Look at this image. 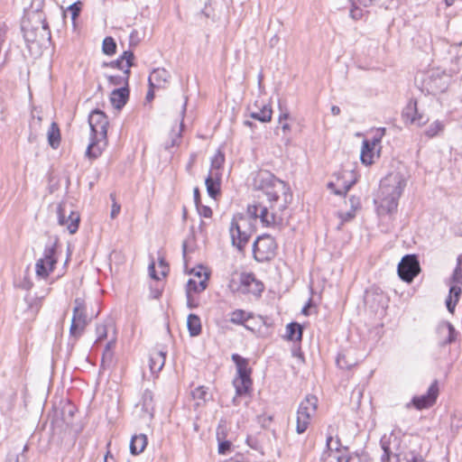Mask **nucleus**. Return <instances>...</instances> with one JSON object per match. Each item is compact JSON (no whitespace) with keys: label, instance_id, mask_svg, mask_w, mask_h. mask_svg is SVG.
<instances>
[{"label":"nucleus","instance_id":"nucleus-20","mask_svg":"<svg viewBox=\"0 0 462 462\" xmlns=\"http://www.w3.org/2000/svg\"><path fill=\"white\" fill-rule=\"evenodd\" d=\"M25 301L27 303L25 310V314L27 315L26 319H33L42 308V299L38 297H26Z\"/></svg>","mask_w":462,"mask_h":462},{"label":"nucleus","instance_id":"nucleus-10","mask_svg":"<svg viewBox=\"0 0 462 462\" xmlns=\"http://www.w3.org/2000/svg\"><path fill=\"white\" fill-rule=\"evenodd\" d=\"M88 124L91 130V135L98 136L101 141L107 139V116L101 110L92 111L88 117Z\"/></svg>","mask_w":462,"mask_h":462},{"label":"nucleus","instance_id":"nucleus-63","mask_svg":"<svg viewBox=\"0 0 462 462\" xmlns=\"http://www.w3.org/2000/svg\"><path fill=\"white\" fill-rule=\"evenodd\" d=\"M282 131H283L284 133H286V132H288V131H290V130H291V126H290V125H289V124L284 123V124H282Z\"/></svg>","mask_w":462,"mask_h":462},{"label":"nucleus","instance_id":"nucleus-6","mask_svg":"<svg viewBox=\"0 0 462 462\" xmlns=\"http://www.w3.org/2000/svg\"><path fill=\"white\" fill-rule=\"evenodd\" d=\"M57 240L47 245L43 252V257L37 260L35 263L36 275L40 278L46 279L54 270L57 263L55 257Z\"/></svg>","mask_w":462,"mask_h":462},{"label":"nucleus","instance_id":"nucleus-47","mask_svg":"<svg viewBox=\"0 0 462 462\" xmlns=\"http://www.w3.org/2000/svg\"><path fill=\"white\" fill-rule=\"evenodd\" d=\"M192 396L195 400L205 402L208 397V389L204 386H199L192 391Z\"/></svg>","mask_w":462,"mask_h":462},{"label":"nucleus","instance_id":"nucleus-27","mask_svg":"<svg viewBox=\"0 0 462 462\" xmlns=\"http://www.w3.org/2000/svg\"><path fill=\"white\" fill-rule=\"evenodd\" d=\"M109 330L116 332L114 321L107 319L102 324H98L96 328L97 340L96 343L102 341L108 337Z\"/></svg>","mask_w":462,"mask_h":462},{"label":"nucleus","instance_id":"nucleus-44","mask_svg":"<svg viewBox=\"0 0 462 462\" xmlns=\"http://www.w3.org/2000/svg\"><path fill=\"white\" fill-rule=\"evenodd\" d=\"M462 428V414L453 413L450 420V430L452 433L457 434Z\"/></svg>","mask_w":462,"mask_h":462},{"label":"nucleus","instance_id":"nucleus-24","mask_svg":"<svg viewBox=\"0 0 462 462\" xmlns=\"http://www.w3.org/2000/svg\"><path fill=\"white\" fill-rule=\"evenodd\" d=\"M273 110L270 106L263 105L262 107H257L256 110L250 109L249 116L251 118L258 120L262 123L270 122L272 119Z\"/></svg>","mask_w":462,"mask_h":462},{"label":"nucleus","instance_id":"nucleus-17","mask_svg":"<svg viewBox=\"0 0 462 462\" xmlns=\"http://www.w3.org/2000/svg\"><path fill=\"white\" fill-rule=\"evenodd\" d=\"M129 96L127 88H120L112 91L110 101L116 109H121L126 103Z\"/></svg>","mask_w":462,"mask_h":462},{"label":"nucleus","instance_id":"nucleus-54","mask_svg":"<svg viewBox=\"0 0 462 462\" xmlns=\"http://www.w3.org/2000/svg\"><path fill=\"white\" fill-rule=\"evenodd\" d=\"M381 139H382L381 136H378L377 134H375L374 136V138L371 141H369V144L371 145L370 148L374 150L375 146L380 144Z\"/></svg>","mask_w":462,"mask_h":462},{"label":"nucleus","instance_id":"nucleus-14","mask_svg":"<svg viewBox=\"0 0 462 462\" xmlns=\"http://www.w3.org/2000/svg\"><path fill=\"white\" fill-rule=\"evenodd\" d=\"M240 283L238 290L243 293L251 292L256 294L263 291V284L256 281L253 274H242Z\"/></svg>","mask_w":462,"mask_h":462},{"label":"nucleus","instance_id":"nucleus-34","mask_svg":"<svg viewBox=\"0 0 462 462\" xmlns=\"http://www.w3.org/2000/svg\"><path fill=\"white\" fill-rule=\"evenodd\" d=\"M370 146L371 145L369 144V140H365L363 142L360 159L365 165H370L373 163L374 149L370 148Z\"/></svg>","mask_w":462,"mask_h":462},{"label":"nucleus","instance_id":"nucleus-40","mask_svg":"<svg viewBox=\"0 0 462 462\" xmlns=\"http://www.w3.org/2000/svg\"><path fill=\"white\" fill-rule=\"evenodd\" d=\"M444 128V123L439 120H436L433 123H431L429 125V127L425 130V135H427L429 138H433L441 132H443Z\"/></svg>","mask_w":462,"mask_h":462},{"label":"nucleus","instance_id":"nucleus-22","mask_svg":"<svg viewBox=\"0 0 462 462\" xmlns=\"http://www.w3.org/2000/svg\"><path fill=\"white\" fill-rule=\"evenodd\" d=\"M165 364V353L162 351H152L150 355L149 366L152 374L160 372Z\"/></svg>","mask_w":462,"mask_h":462},{"label":"nucleus","instance_id":"nucleus-38","mask_svg":"<svg viewBox=\"0 0 462 462\" xmlns=\"http://www.w3.org/2000/svg\"><path fill=\"white\" fill-rule=\"evenodd\" d=\"M287 336L290 340H301L302 328L298 323H290L287 325Z\"/></svg>","mask_w":462,"mask_h":462},{"label":"nucleus","instance_id":"nucleus-46","mask_svg":"<svg viewBox=\"0 0 462 462\" xmlns=\"http://www.w3.org/2000/svg\"><path fill=\"white\" fill-rule=\"evenodd\" d=\"M116 342V332L111 335L109 341L106 343L104 353H103V361L105 359H111L112 358V348L115 347Z\"/></svg>","mask_w":462,"mask_h":462},{"label":"nucleus","instance_id":"nucleus-39","mask_svg":"<svg viewBox=\"0 0 462 462\" xmlns=\"http://www.w3.org/2000/svg\"><path fill=\"white\" fill-rule=\"evenodd\" d=\"M311 417L310 414H304L302 412L297 411V426H296V431L299 434L303 433L310 424Z\"/></svg>","mask_w":462,"mask_h":462},{"label":"nucleus","instance_id":"nucleus-64","mask_svg":"<svg viewBox=\"0 0 462 462\" xmlns=\"http://www.w3.org/2000/svg\"><path fill=\"white\" fill-rule=\"evenodd\" d=\"M385 134V128H380L376 131V134L378 136H381V138H383V136Z\"/></svg>","mask_w":462,"mask_h":462},{"label":"nucleus","instance_id":"nucleus-7","mask_svg":"<svg viewBox=\"0 0 462 462\" xmlns=\"http://www.w3.org/2000/svg\"><path fill=\"white\" fill-rule=\"evenodd\" d=\"M245 224L246 220L243 217H234L229 227L232 245L240 252L244 250L251 236L250 233L243 229Z\"/></svg>","mask_w":462,"mask_h":462},{"label":"nucleus","instance_id":"nucleus-5","mask_svg":"<svg viewBox=\"0 0 462 462\" xmlns=\"http://www.w3.org/2000/svg\"><path fill=\"white\" fill-rule=\"evenodd\" d=\"M22 30L27 42H40L51 38L48 24L40 18L37 19L35 24L30 22H23Z\"/></svg>","mask_w":462,"mask_h":462},{"label":"nucleus","instance_id":"nucleus-41","mask_svg":"<svg viewBox=\"0 0 462 462\" xmlns=\"http://www.w3.org/2000/svg\"><path fill=\"white\" fill-rule=\"evenodd\" d=\"M251 316L243 310H236L230 314V322L236 325H243Z\"/></svg>","mask_w":462,"mask_h":462},{"label":"nucleus","instance_id":"nucleus-28","mask_svg":"<svg viewBox=\"0 0 462 462\" xmlns=\"http://www.w3.org/2000/svg\"><path fill=\"white\" fill-rule=\"evenodd\" d=\"M142 410L144 412V416L146 415L150 420L153 417V397L151 391H144L142 397Z\"/></svg>","mask_w":462,"mask_h":462},{"label":"nucleus","instance_id":"nucleus-52","mask_svg":"<svg viewBox=\"0 0 462 462\" xmlns=\"http://www.w3.org/2000/svg\"><path fill=\"white\" fill-rule=\"evenodd\" d=\"M197 208H198V210H199V213L200 216H202L204 217H211L212 210L209 207H207V206L199 207V205H198Z\"/></svg>","mask_w":462,"mask_h":462},{"label":"nucleus","instance_id":"nucleus-31","mask_svg":"<svg viewBox=\"0 0 462 462\" xmlns=\"http://www.w3.org/2000/svg\"><path fill=\"white\" fill-rule=\"evenodd\" d=\"M187 327L191 337H197L201 332V322L199 316L189 314L187 319Z\"/></svg>","mask_w":462,"mask_h":462},{"label":"nucleus","instance_id":"nucleus-3","mask_svg":"<svg viewBox=\"0 0 462 462\" xmlns=\"http://www.w3.org/2000/svg\"><path fill=\"white\" fill-rule=\"evenodd\" d=\"M232 360L236 364L237 370V377L233 382L236 395L245 394L252 385L250 378L251 368L248 367V361L238 354H233Z\"/></svg>","mask_w":462,"mask_h":462},{"label":"nucleus","instance_id":"nucleus-19","mask_svg":"<svg viewBox=\"0 0 462 462\" xmlns=\"http://www.w3.org/2000/svg\"><path fill=\"white\" fill-rule=\"evenodd\" d=\"M196 276H198L199 281L195 279H189L187 283V294L188 298L189 297V292H200L203 291L207 288V281L208 275L205 273L202 278L200 272L196 273Z\"/></svg>","mask_w":462,"mask_h":462},{"label":"nucleus","instance_id":"nucleus-21","mask_svg":"<svg viewBox=\"0 0 462 462\" xmlns=\"http://www.w3.org/2000/svg\"><path fill=\"white\" fill-rule=\"evenodd\" d=\"M134 59V53L131 51H125L116 60L112 61L110 66L122 70L130 69V68L133 66Z\"/></svg>","mask_w":462,"mask_h":462},{"label":"nucleus","instance_id":"nucleus-15","mask_svg":"<svg viewBox=\"0 0 462 462\" xmlns=\"http://www.w3.org/2000/svg\"><path fill=\"white\" fill-rule=\"evenodd\" d=\"M106 139L101 141L98 136L91 135V142L87 148L86 155L89 159H97L106 148Z\"/></svg>","mask_w":462,"mask_h":462},{"label":"nucleus","instance_id":"nucleus-49","mask_svg":"<svg viewBox=\"0 0 462 462\" xmlns=\"http://www.w3.org/2000/svg\"><path fill=\"white\" fill-rule=\"evenodd\" d=\"M217 439L219 440V443H218V453L221 454V455L226 454V452L230 450L231 442L228 441V440L221 441L220 438H219V433H217Z\"/></svg>","mask_w":462,"mask_h":462},{"label":"nucleus","instance_id":"nucleus-57","mask_svg":"<svg viewBox=\"0 0 462 462\" xmlns=\"http://www.w3.org/2000/svg\"><path fill=\"white\" fill-rule=\"evenodd\" d=\"M380 0H357V2L365 6V7H368V6H371L376 3H378Z\"/></svg>","mask_w":462,"mask_h":462},{"label":"nucleus","instance_id":"nucleus-32","mask_svg":"<svg viewBox=\"0 0 462 462\" xmlns=\"http://www.w3.org/2000/svg\"><path fill=\"white\" fill-rule=\"evenodd\" d=\"M88 321L71 319L69 337L78 340L84 333Z\"/></svg>","mask_w":462,"mask_h":462},{"label":"nucleus","instance_id":"nucleus-53","mask_svg":"<svg viewBox=\"0 0 462 462\" xmlns=\"http://www.w3.org/2000/svg\"><path fill=\"white\" fill-rule=\"evenodd\" d=\"M355 211L356 210L351 209L347 212L340 213L339 217L342 218L343 221H348L355 217Z\"/></svg>","mask_w":462,"mask_h":462},{"label":"nucleus","instance_id":"nucleus-25","mask_svg":"<svg viewBox=\"0 0 462 462\" xmlns=\"http://www.w3.org/2000/svg\"><path fill=\"white\" fill-rule=\"evenodd\" d=\"M147 446V437L145 434L134 435L131 439L130 452L132 455H139L143 452Z\"/></svg>","mask_w":462,"mask_h":462},{"label":"nucleus","instance_id":"nucleus-61","mask_svg":"<svg viewBox=\"0 0 462 462\" xmlns=\"http://www.w3.org/2000/svg\"><path fill=\"white\" fill-rule=\"evenodd\" d=\"M194 199H195L196 205L198 206L199 200V189L197 188L194 189Z\"/></svg>","mask_w":462,"mask_h":462},{"label":"nucleus","instance_id":"nucleus-37","mask_svg":"<svg viewBox=\"0 0 462 462\" xmlns=\"http://www.w3.org/2000/svg\"><path fill=\"white\" fill-rule=\"evenodd\" d=\"M337 365L341 369H349L356 364V361L350 358L347 352H341L337 355Z\"/></svg>","mask_w":462,"mask_h":462},{"label":"nucleus","instance_id":"nucleus-4","mask_svg":"<svg viewBox=\"0 0 462 462\" xmlns=\"http://www.w3.org/2000/svg\"><path fill=\"white\" fill-rule=\"evenodd\" d=\"M277 250V244L273 237L269 235L259 236L253 245L254 257L257 262L263 263L274 258Z\"/></svg>","mask_w":462,"mask_h":462},{"label":"nucleus","instance_id":"nucleus-8","mask_svg":"<svg viewBox=\"0 0 462 462\" xmlns=\"http://www.w3.org/2000/svg\"><path fill=\"white\" fill-rule=\"evenodd\" d=\"M383 454L382 455V462H401L400 460V439L393 433L383 435L380 440Z\"/></svg>","mask_w":462,"mask_h":462},{"label":"nucleus","instance_id":"nucleus-23","mask_svg":"<svg viewBox=\"0 0 462 462\" xmlns=\"http://www.w3.org/2000/svg\"><path fill=\"white\" fill-rule=\"evenodd\" d=\"M461 295V288L456 284H451L449 286V293L446 300V306L448 310L453 314L455 311V308L459 300Z\"/></svg>","mask_w":462,"mask_h":462},{"label":"nucleus","instance_id":"nucleus-36","mask_svg":"<svg viewBox=\"0 0 462 462\" xmlns=\"http://www.w3.org/2000/svg\"><path fill=\"white\" fill-rule=\"evenodd\" d=\"M346 173L351 178L347 182H344V183L340 184V180H337V183L330 182L328 184V186L330 188H332L334 186L338 187L337 189L334 190V192L337 195H345L349 190V189L353 186V184L356 182V180L353 179V175L351 172H346Z\"/></svg>","mask_w":462,"mask_h":462},{"label":"nucleus","instance_id":"nucleus-13","mask_svg":"<svg viewBox=\"0 0 462 462\" xmlns=\"http://www.w3.org/2000/svg\"><path fill=\"white\" fill-rule=\"evenodd\" d=\"M171 75L163 68L154 69L148 79L149 87L151 88H163L169 81Z\"/></svg>","mask_w":462,"mask_h":462},{"label":"nucleus","instance_id":"nucleus-58","mask_svg":"<svg viewBox=\"0 0 462 462\" xmlns=\"http://www.w3.org/2000/svg\"><path fill=\"white\" fill-rule=\"evenodd\" d=\"M6 462H19L18 455H9Z\"/></svg>","mask_w":462,"mask_h":462},{"label":"nucleus","instance_id":"nucleus-9","mask_svg":"<svg viewBox=\"0 0 462 462\" xmlns=\"http://www.w3.org/2000/svg\"><path fill=\"white\" fill-rule=\"evenodd\" d=\"M420 270V263L416 256L408 254L402 257L397 271L402 281L411 282L419 274Z\"/></svg>","mask_w":462,"mask_h":462},{"label":"nucleus","instance_id":"nucleus-2","mask_svg":"<svg viewBox=\"0 0 462 462\" xmlns=\"http://www.w3.org/2000/svg\"><path fill=\"white\" fill-rule=\"evenodd\" d=\"M407 185V176L400 171L390 172L380 183L374 203L379 214H390L397 209L398 200Z\"/></svg>","mask_w":462,"mask_h":462},{"label":"nucleus","instance_id":"nucleus-59","mask_svg":"<svg viewBox=\"0 0 462 462\" xmlns=\"http://www.w3.org/2000/svg\"><path fill=\"white\" fill-rule=\"evenodd\" d=\"M289 118V113L287 112H284V113H282L280 116H279V123L282 124V122L283 120H287Z\"/></svg>","mask_w":462,"mask_h":462},{"label":"nucleus","instance_id":"nucleus-42","mask_svg":"<svg viewBox=\"0 0 462 462\" xmlns=\"http://www.w3.org/2000/svg\"><path fill=\"white\" fill-rule=\"evenodd\" d=\"M418 115L417 102L411 100L402 112V117L411 123L412 116Z\"/></svg>","mask_w":462,"mask_h":462},{"label":"nucleus","instance_id":"nucleus-60","mask_svg":"<svg viewBox=\"0 0 462 462\" xmlns=\"http://www.w3.org/2000/svg\"><path fill=\"white\" fill-rule=\"evenodd\" d=\"M340 108L337 106H332L331 107V113L334 116H338L340 114Z\"/></svg>","mask_w":462,"mask_h":462},{"label":"nucleus","instance_id":"nucleus-26","mask_svg":"<svg viewBox=\"0 0 462 462\" xmlns=\"http://www.w3.org/2000/svg\"><path fill=\"white\" fill-rule=\"evenodd\" d=\"M318 400L313 395H308L300 403L298 409L299 412L310 414L312 417L317 409Z\"/></svg>","mask_w":462,"mask_h":462},{"label":"nucleus","instance_id":"nucleus-16","mask_svg":"<svg viewBox=\"0 0 462 462\" xmlns=\"http://www.w3.org/2000/svg\"><path fill=\"white\" fill-rule=\"evenodd\" d=\"M438 333L445 337V339L440 343L441 346L451 344L456 340V330L454 326L448 321L442 322L438 326Z\"/></svg>","mask_w":462,"mask_h":462},{"label":"nucleus","instance_id":"nucleus-11","mask_svg":"<svg viewBox=\"0 0 462 462\" xmlns=\"http://www.w3.org/2000/svg\"><path fill=\"white\" fill-rule=\"evenodd\" d=\"M439 392L438 381L435 380L429 387L426 394L414 396L411 400V402L417 410L430 408L436 402L439 396Z\"/></svg>","mask_w":462,"mask_h":462},{"label":"nucleus","instance_id":"nucleus-62","mask_svg":"<svg viewBox=\"0 0 462 462\" xmlns=\"http://www.w3.org/2000/svg\"><path fill=\"white\" fill-rule=\"evenodd\" d=\"M154 95H153V88H151L149 89V91L147 92V95H146V99L147 100H152L153 98Z\"/></svg>","mask_w":462,"mask_h":462},{"label":"nucleus","instance_id":"nucleus-1","mask_svg":"<svg viewBox=\"0 0 462 462\" xmlns=\"http://www.w3.org/2000/svg\"><path fill=\"white\" fill-rule=\"evenodd\" d=\"M260 200L247 208V213L259 218L262 225L273 227L282 225L286 219L288 205L292 194L287 184L269 172L260 174Z\"/></svg>","mask_w":462,"mask_h":462},{"label":"nucleus","instance_id":"nucleus-18","mask_svg":"<svg viewBox=\"0 0 462 462\" xmlns=\"http://www.w3.org/2000/svg\"><path fill=\"white\" fill-rule=\"evenodd\" d=\"M220 180L221 176L217 175V173H212L208 175L206 178L205 183L207 187V191L208 195L216 199V197L219 194L220 191Z\"/></svg>","mask_w":462,"mask_h":462},{"label":"nucleus","instance_id":"nucleus-51","mask_svg":"<svg viewBox=\"0 0 462 462\" xmlns=\"http://www.w3.org/2000/svg\"><path fill=\"white\" fill-rule=\"evenodd\" d=\"M110 197L113 199V205H112V209H111L110 216H111L112 218H115L119 214L121 207H120L119 204H117L115 201V197H114L113 194H111Z\"/></svg>","mask_w":462,"mask_h":462},{"label":"nucleus","instance_id":"nucleus-29","mask_svg":"<svg viewBox=\"0 0 462 462\" xmlns=\"http://www.w3.org/2000/svg\"><path fill=\"white\" fill-rule=\"evenodd\" d=\"M71 319L88 321L86 306L83 299H75L73 315Z\"/></svg>","mask_w":462,"mask_h":462},{"label":"nucleus","instance_id":"nucleus-12","mask_svg":"<svg viewBox=\"0 0 462 462\" xmlns=\"http://www.w3.org/2000/svg\"><path fill=\"white\" fill-rule=\"evenodd\" d=\"M58 222L60 226H66L70 234L77 232L79 223V215L78 212L69 211L68 217L65 216L66 209L60 205L58 207Z\"/></svg>","mask_w":462,"mask_h":462},{"label":"nucleus","instance_id":"nucleus-35","mask_svg":"<svg viewBox=\"0 0 462 462\" xmlns=\"http://www.w3.org/2000/svg\"><path fill=\"white\" fill-rule=\"evenodd\" d=\"M224 162H225L224 154L220 151H217V153L211 159V167H210L208 173L212 174L214 172V173H217V175L221 176L220 171L224 164Z\"/></svg>","mask_w":462,"mask_h":462},{"label":"nucleus","instance_id":"nucleus-56","mask_svg":"<svg viewBox=\"0 0 462 462\" xmlns=\"http://www.w3.org/2000/svg\"><path fill=\"white\" fill-rule=\"evenodd\" d=\"M149 273H150V276L154 279V280H159L160 277L157 275L156 272H155V266H154V263H152L150 265H149Z\"/></svg>","mask_w":462,"mask_h":462},{"label":"nucleus","instance_id":"nucleus-50","mask_svg":"<svg viewBox=\"0 0 462 462\" xmlns=\"http://www.w3.org/2000/svg\"><path fill=\"white\" fill-rule=\"evenodd\" d=\"M429 121V117L418 112V115L412 116L411 124H415L419 126L425 125Z\"/></svg>","mask_w":462,"mask_h":462},{"label":"nucleus","instance_id":"nucleus-43","mask_svg":"<svg viewBox=\"0 0 462 462\" xmlns=\"http://www.w3.org/2000/svg\"><path fill=\"white\" fill-rule=\"evenodd\" d=\"M102 50L107 55L116 53V44L112 37H106L104 39Z\"/></svg>","mask_w":462,"mask_h":462},{"label":"nucleus","instance_id":"nucleus-30","mask_svg":"<svg viewBox=\"0 0 462 462\" xmlns=\"http://www.w3.org/2000/svg\"><path fill=\"white\" fill-rule=\"evenodd\" d=\"M47 136L49 144L53 149H57L60 143V132L56 123H51L48 130Z\"/></svg>","mask_w":462,"mask_h":462},{"label":"nucleus","instance_id":"nucleus-48","mask_svg":"<svg viewBox=\"0 0 462 462\" xmlns=\"http://www.w3.org/2000/svg\"><path fill=\"white\" fill-rule=\"evenodd\" d=\"M81 2L78 1L73 4H71L68 10L71 13V19L73 23H75L76 19L79 17L80 10H81Z\"/></svg>","mask_w":462,"mask_h":462},{"label":"nucleus","instance_id":"nucleus-45","mask_svg":"<svg viewBox=\"0 0 462 462\" xmlns=\"http://www.w3.org/2000/svg\"><path fill=\"white\" fill-rule=\"evenodd\" d=\"M130 75V69H125L123 76H109L108 80L113 85H123L127 84L128 78Z\"/></svg>","mask_w":462,"mask_h":462},{"label":"nucleus","instance_id":"nucleus-55","mask_svg":"<svg viewBox=\"0 0 462 462\" xmlns=\"http://www.w3.org/2000/svg\"><path fill=\"white\" fill-rule=\"evenodd\" d=\"M349 202H350V206H351V208L353 210H356V208H359L360 206V202H359V199L356 198V197H351L349 199Z\"/></svg>","mask_w":462,"mask_h":462},{"label":"nucleus","instance_id":"nucleus-33","mask_svg":"<svg viewBox=\"0 0 462 462\" xmlns=\"http://www.w3.org/2000/svg\"><path fill=\"white\" fill-rule=\"evenodd\" d=\"M449 286L456 284L457 286L462 285V256L459 255L457 258V266L453 271L451 277L448 280Z\"/></svg>","mask_w":462,"mask_h":462}]
</instances>
